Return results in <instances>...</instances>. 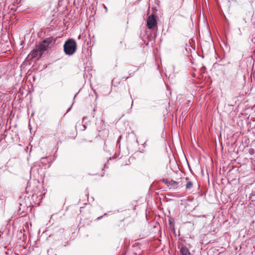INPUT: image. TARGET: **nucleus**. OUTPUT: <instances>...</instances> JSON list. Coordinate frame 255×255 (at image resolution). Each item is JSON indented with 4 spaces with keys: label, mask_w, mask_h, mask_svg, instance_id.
Wrapping results in <instances>:
<instances>
[{
    "label": "nucleus",
    "mask_w": 255,
    "mask_h": 255,
    "mask_svg": "<svg viewBox=\"0 0 255 255\" xmlns=\"http://www.w3.org/2000/svg\"><path fill=\"white\" fill-rule=\"evenodd\" d=\"M157 24L156 16L153 14L149 15L146 21V26L147 28L150 29H153L157 26Z\"/></svg>",
    "instance_id": "3"
},
{
    "label": "nucleus",
    "mask_w": 255,
    "mask_h": 255,
    "mask_svg": "<svg viewBox=\"0 0 255 255\" xmlns=\"http://www.w3.org/2000/svg\"><path fill=\"white\" fill-rule=\"evenodd\" d=\"M185 179L187 181L186 189L187 190H190L193 186V183L188 178H186Z\"/></svg>",
    "instance_id": "9"
},
{
    "label": "nucleus",
    "mask_w": 255,
    "mask_h": 255,
    "mask_svg": "<svg viewBox=\"0 0 255 255\" xmlns=\"http://www.w3.org/2000/svg\"><path fill=\"white\" fill-rule=\"evenodd\" d=\"M55 40L52 37H48L42 40L37 46L44 53L50 47L52 44H54Z\"/></svg>",
    "instance_id": "2"
},
{
    "label": "nucleus",
    "mask_w": 255,
    "mask_h": 255,
    "mask_svg": "<svg viewBox=\"0 0 255 255\" xmlns=\"http://www.w3.org/2000/svg\"><path fill=\"white\" fill-rule=\"evenodd\" d=\"M94 93H95V95H96V99H97V98H98V94H97V93L96 92V91H95V90H94Z\"/></svg>",
    "instance_id": "18"
},
{
    "label": "nucleus",
    "mask_w": 255,
    "mask_h": 255,
    "mask_svg": "<svg viewBox=\"0 0 255 255\" xmlns=\"http://www.w3.org/2000/svg\"><path fill=\"white\" fill-rule=\"evenodd\" d=\"M64 51L67 55H73L77 50V43L73 38L66 40L64 44Z\"/></svg>",
    "instance_id": "1"
},
{
    "label": "nucleus",
    "mask_w": 255,
    "mask_h": 255,
    "mask_svg": "<svg viewBox=\"0 0 255 255\" xmlns=\"http://www.w3.org/2000/svg\"><path fill=\"white\" fill-rule=\"evenodd\" d=\"M47 162H48V160L47 158H41L40 161L35 163V164L31 167L30 173H31L32 172H34L36 170L37 172L38 171L39 168L37 167V164H38V166H40V164L46 165Z\"/></svg>",
    "instance_id": "5"
},
{
    "label": "nucleus",
    "mask_w": 255,
    "mask_h": 255,
    "mask_svg": "<svg viewBox=\"0 0 255 255\" xmlns=\"http://www.w3.org/2000/svg\"><path fill=\"white\" fill-rule=\"evenodd\" d=\"M103 6H104V8L105 10V12L107 13L108 12V8H107V6L105 4H104Z\"/></svg>",
    "instance_id": "14"
},
{
    "label": "nucleus",
    "mask_w": 255,
    "mask_h": 255,
    "mask_svg": "<svg viewBox=\"0 0 255 255\" xmlns=\"http://www.w3.org/2000/svg\"><path fill=\"white\" fill-rule=\"evenodd\" d=\"M141 251L140 249H138L136 252H134L133 254L135 255H140L141 254Z\"/></svg>",
    "instance_id": "10"
},
{
    "label": "nucleus",
    "mask_w": 255,
    "mask_h": 255,
    "mask_svg": "<svg viewBox=\"0 0 255 255\" xmlns=\"http://www.w3.org/2000/svg\"><path fill=\"white\" fill-rule=\"evenodd\" d=\"M104 145H105L106 147L107 146V145H106V143H105H105H104Z\"/></svg>",
    "instance_id": "28"
},
{
    "label": "nucleus",
    "mask_w": 255,
    "mask_h": 255,
    "mask_svg": "<svg viewBox=\"0 0 255 255\" xmlns=\"http://www.w3.org/2000/svg\"><path fill=\"white\" fill-rule=\"evenodd\" d=\"M70 244V241H68L64 245V246L66 247L67 246H68Z\"/></svg>",
    "instance_id": "15"
},
{
    "label": "nucleus",
    "mask_w": 255,
    "mask_h": 255,
    "mask_svg": "<svg viewBox=\"0 0 255 255\" xmlns=\"http://www.w3.org/2000/svg\"><path fill=\"white\" fill-rule=\"evenodd\" d=\"M87 195L88 196H89V192H88V193H87Z\"/></svg>",
    "instance_id": "29"
},
{
    "label": "nucleus",
    "mask_w": 255,
    "mask_h": 255,
    "mask_svg": "<svg viewBox=\"0 0 255 255\" xmlns=\"http://www.w3.org/2000/svg\"><path fill=\"white\" fill-rule=\"evenodd\" d=\"M133 75V74H131V73H129V77H131V76H132Z\"/></svg>",
    "instance_id": "24"
},
{
    "label": "nucleus",
    "mask_w": 255,
    "mask_h": 255,
    "mask_svg": "<svg viewBox=\"0 0 255 255\" xmlns=\"http://www.w3.org/2000/svg\"><path fill=\"white\" fill-rule=\"evenodd\" d=\"M107 214V213H105L103 215L101 216H100V217H98V218H97V220H98H98H100V219H101L103 218V217L104 216L106 215Z\"/></svg>",
    "instance_id": "13"
},
{
    "label": "nucleus",
    "mask_w": 255,
    "mask_h": 255,
    "mask_svg": "<svg viewBox=\"0 0 255 255\" xmlns=\"http://www.w3.org/2000/svg\"><path fill=\"white\" fill-rule=\"evenodd\" d=\"M73 103L72 105H73ZM71 106H72V105H71ZM71 107L72 106H71L70 108H69V109H68L67 112H69L71 110Z\"/></svg>",
    "instance_id": "20"
},
{
    "label": "nucleus",
    "mask_w": 255,
    "mask_h": 255,
    "mask_svg": "<svg viewBox=\"0 0 255 255\" xmlns=\"http://www.w3.org/2000/svg\"><path fill=\"white\" fill-rule=\"evenodd\" d=\"M122 136L121 135H120V136H119V138H118V139H121L122 138Z\"/></svg>",
    "instance_id": "26"
},
{
    "label": "nucleus",
    "mask_w": 255,
    "mask_h": 255,
    "mask_svg": "<svg viewBox=\"0 0 255 255\" xmlns=\"http://www.w3.org/2000/svg\"><path fill=\"white\" fill-rule=\"evenodd\" d=\"M133 67L134 68H135V70H134V72H135L137 71L139 69V68H136L135 66H133Z\"/></svg>",
    "instance_id": "16"
},
{
    "label": "nucleus",
    "mask_w": 255,
    "mask_h": 255,
    "mask_svg": "<svg viewBox=\"0 0 255 255\" xmlns=\"http://www.w3.org/2000/svg\"><path fill=\"white\" fill-rule=\"evenodd\" d=\"M168 187H170V188H172L173 189H176L178 187L179 182H176L174 180H171L169 181V183H168Z\"/></svg>",
    "instance_id": "7"
},
{
    "label": "nucleus",
    "mask_w": 255,
    "mask_h": 255,
    "mask_svg": "<svg viewBox=\"0 0 255 255\" xmlns=\"http://www.w3.org/2000/svg\"><path fill=\"white\" fill-rule=\"evenodd\" d=\"M81 126H82L83 128L80 129V130H81L82 131L85 130L87 127L85 124H83V122H77L75 125V128L77 129V128L81 127Z\"/></svg>",
    "instance_id": "8"
},
{
    "label": "nucleus",
    "mask_w": 255,
    "mask_h": 255,
    "mask_svg": "<svg viewBox=\"0 0 255 255\" xmlns=\"http://www.w3.org/2000/svg\"><path fill=\"white\" fill-rule=\"evenodd\" d=\"M87 118V117H84L83 118V121H84V120H86Z\"/></svg>",
    "instance_id": "23"
},
{
    "label": "nucleus",
    "mask_w": 255,
    "mask_h": 255,
    "mask_svg": "<svg viewBox=\"0 0 255 255\" xmlns=\"http://www.w3.org/2000/svg\"><path fill=\"white\" fill-rule=\"evenodd\" d=\"M133 103V101H132L131 108L130 109V112H131V108H132V106Z\"/></svg>",
    "instance_id": "19"
},
{
    "label": "nucleus",
    "mask_w": 255,
    "mask_h": 255,
    "mask_svg": "<svg viewBox=\"0 0 255 255\" xmlns=\"http://www.w3.org/2000/svg\"><path fill=\"white\" fill-rule=\"evenodd\" d=\"M44 53L36 45L34 48L30 52L28 56H30L31 59H33L37 56L41 57Z\"/></svg>",
    "instance_id": "4"
},
{
    "label": "nucleus",
    "mask_w": 255,
    "mask_h": 255,
    "mask_svg": "<svg viewBox=\"0 0 255 255\" xmlns=\"http://www.w3.org/2000/svg\"><path fill=\"white\" fill-rule=\"evenodd\" d=\"M120 139H118V140H117V143H119L120 142Z\"/></svg>",
    "instance_id": "25"
},
{
    "label": "nucleus",
    "mask_w": 255,
    "mask_h": 255,
    "mask_svg": "<svg viewBox=\"0 0 255 255\" xmlns=\"http://www.w3.org/2000/svg\"><path fill=\"white\" fill-rule=\"evenodd\" d=\"M84 207H81V208H80V210H81L82 209L84 208Z\"/></svg>",
    "instance_id": "27"
},
{
    "label": "nucleus",
    "mask_w": 255,
    "mask_h": 255,
    "mask_svg": "<svg viewBox=\"0 0 255 255\" xmlns=\"http://www.w3.org/2000/svg\"><path fill=\"white\" fill-rule=\"evenodd\" d=\"M168 222H169V224L171 228L172 226L174 227V223H173V219H170L169 220Z\"/></svg>",
    "instance_id": "11"
},
{
    "label": "nucleus",
    "mask_w": 255,
    "mask_h": 255,
    "mask_svg": "<svg viewBox=\"0 0 255 255\" xmlns=\"http://www.w3.org/2000/svg\"><path fill=\"white\" fill-rule=\"evenodd\" d=\"M178 249L181 255H192L187 247L183 244L179 246Z\"/></svg>",
    "instance_id": "6"
},
{
    "label": "nucleus",
    "mask_w": 255,
    "mask_h": 255,
    "mask_svg": "<svg viewBox=\"0 0 255 255\" xmlns=\"http://www.w3.org/2000/svg\"><path fill=\"white\" fill-rule=\"evenodd\" d=\"M112 158H113V159H116V156H113L112 157ZM112 159V157H110V158H109V159Z\"/></svg>",
    "instance_id": "21"
},
{
    "label": "nucleus",
    "mask_w": 255,
    "mask_h": 255,
    "mask_svg": "<svg viewBox=\"0 0 255 255\" xmlns=\"http://www.w3.org/2000/svg\"><path fill=\"white\" fill-rule=\"evenodd\" d=\"M162 181L163 183H164L166 185L168 186V184L169 183V181H168V180L167 179H163L162 180Z\"/></svg>",
    "instance_id": "12"
},
{
    "label": "nucleus",
    "mask_w": 255,
    "mask_h": 255,
    "mask_svg": "<svg viewBox=\"0 0 255 255\" xmlns=\"http://www.w3.org/2000/svg\"><path fill=\"white\" fill-rule=\"evenodd\" d=\"M78 94V93H77L75 94V96H74V97L73 100H75V97H76V96L77 95V94Z\"/></svg>",
    "instance_id": "22"
},
{
    "label": "nucleus",
    "mask_w": 255,
    "mask_h": 255,
    "mask_svg": "<svg viewBox=\"0 0 255 255\" xmlns=\"http://www.w3.org/2000/svg\"><path fill=\"white\" fill-rule=\"evenodd\" d=\"M108 163H109V160H108V161L106 162V163L104 164V167L105 168Z\"/></svg>",
    "instance_id": "17"
}]
</instances>
